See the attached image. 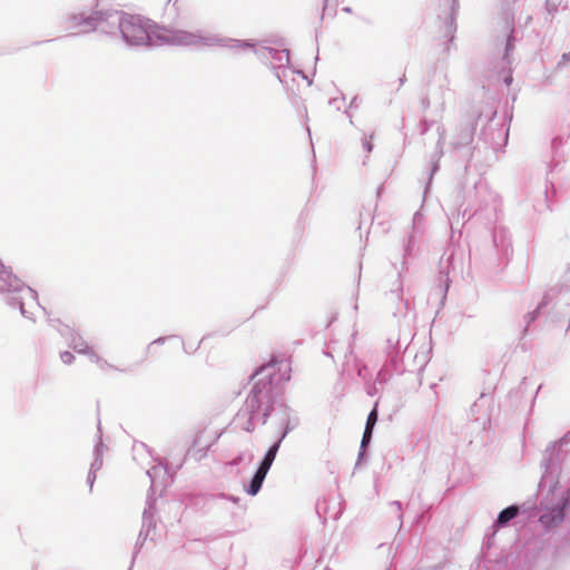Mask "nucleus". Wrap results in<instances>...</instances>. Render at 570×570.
<instances>
[{"instance_id":"nucleus-1","label":"nucleus","mask_w":570,"mask_h":570,"mask_svg":"<svg viewBox=\"0 0 570 570\" xmlns=\"http://www.w3.org/2000/svg\"><path fill=\"white\" fill-rule=\"evenodd\" d=\"M125 40L131 45L144 43L148 39V32L140 18L126 16L119 23Z\"/></svg>"},{"instance_id":"nucleus-2","label":"nucleus","mask_w":570,"mask_h":570,"mask_svg":"<svg viewBox=\"0 0 570 570\" xmlns=\"http://www.w3.org/2000/svg\"><path fill=\"white\" fill-rule=\"evenodd\" d=\"M267 472L259 469L256 471L254 478L252 479L250 481V484H249V488L247 490V492L250 494V495H255L258 493V491L261 490L262 488V484H263V481L266 476Z\"/></svg>"},{"instance_id":"nucleus-3","label":"nucleus","mask_w":570,"mask_h":570,"mask_svg":"<svg viewBox=\"0 0 570 570\" xmlns=\"http://www.w3.org/2000/svg\"><path fill=\"white\" fill-rule=\"evenodd\" d=\"M205 430L199 431L193 441V448H199L200 451H203V454L205 455L208 449L217 441L218 436H215L213 440L208 442H203V436L205 434Z\"/></svg>"},{"instance_id":"nucleus-4","label":"nucleus","mask_w":570,"mask_h":570,"mask_svg":"<svg viewBox=\"0 0 570 570\" xmlns=\"http://www.w3.org/2000/svg\"><path fill=\"white\" fill-rule=\"evenodd\" d=\"M519 513V509L515 505L508 507L507 509L502 510L498 517V523L500 525L507 524L510 520L515 518Z\"/></svg>"},{"instance_id":"nucleus-5","label":"nucleus","mask_w":570,"mask_h":570,"mask_svg":"<svg viewBox=\"0 0 570 570\" xmlns=\"http://www.w3.org/2000/svg\"><path fill=\"white\" fill-rule=\"evenodd\" d=\"M75 24H77L79 27V29L76 33L89 32V31L96 29L97 19L94 17L85 18L79 21H77V19H75Z\"/></svg>"},{"instance_id":"nucleus-6","label":"nucleus","mask_w":570,"mask_h":570,"mask_svg":"<svg viewBox=\"0 0 570 570\" xmlns=\"http://www.w3.org/2000/svg\"><path fill=\"white\" fill-rule=\"evenodd\" d=\"M279 444H274L266 453L264 460L262 461L259 469L268 472L271 465L273 464V461L275 460L276 453L278 451Z\"/></svg>"},{"instance_id":"nucleus-7","label":"nucleus","mask_w":570,"mask_h":570,"mask_svg":"<svg viewBox=\"0 0 570 570\" xmlns=\"http://www.w3.org/2000/svg\"><path fill=\"white\" fill-rule=\"evenodd\" d=\"M262 394L263 392L256 387L252 391V395L248 397V402L253 410H257L259 407L258 403L262 400Z\"/></svg>"},{"instance_id":"nucleus-8","label":"nucleus","mask_w":570,"mask_h":570,"mask_svg":"<svg viewBox=\"0 0 570 570\" xmlns=\"http://www.w3.org/2000/svg\"><path fill=\"white\" fill-rule=\"evenodd\" d=\"M376 421H377V411H376V407H374V409L370 412V414H368V416H367V421H366V426H365V429H366V430H373V428H374V425H375Z\"/></svg>"},{"instance_id":"nucleus-9","label":"nucleus","mask_w":570,"mask_h":570,"mask_svg":"<svg viewBox=\"0 0 570 570\" xmlns=\"http://www.w3.org/2000/svg\"><path fill=\"white\" fill-rule=\"evenodd\" d=\"M91 361H92V362H94V363H95V364H96V365H97L101 371H105V370H107V368L111 367V365H110L107 361L102 360L101 357H99V356H98V355H96V354H92V355H91Z\"/></svg>"},{"instance_id":"nucleus-10","label":"nucleus","mask_w":570,"mask_h":570,"mask_svg":"<svg viewBox=\"0 0 570 570\" xmlns=\"http://www.w3.org/2000/svg\"><path fill=\"white\" fill-rule=\"evenodd\" d=\"M60 358L65 364H71L75 361V356L72 353L66 351L60 354Z\"/></svg>"},{"instance_id":"nucleus-11","label":"nucleus","mask_w":570,"mask_h":570,"mask_svg":"<svg viewBox=\"0 0 570 570\" xmlns=\"http://www.w3.org/2000/svg\"><path fill=\"white\" fill-rule=\"evenodd\" d=\"M73 348L78 353H89V351H90V347L88 346V344L86 342H81L79 345L78 344L73 345Z\"/></svg>"},{"instance_id":"nucleus-12","label":"nucleus","mask_w":570,"mask_h":570,"mask_svg":"<svg viewBox=\"0 0 570 570\" xmlns=\"http://www.w3.org/2000/svg\"><path fill=\"white\" fill-rule=\"evenodd\" d=\"M373 430H366L364 431L363 438H362V446L364 448L371 440Z\"/></svg>"},{"instance_id":"nucleus-13","label":"nucleus","mask_w":570,"mask_h":570,"mask_svg":"<svg viewBox=\"0 0 570 570\" xmlns=\"http://www.w3.org/2000/svg\"><path fill=\"white\" fill-rule=\"evenodd\" d=\"M276 364V360L275 358H272L271 362L264 366L261 367L259 372L258 373H262V372H265L269 366Z\"/></svg>"},{"instance_id":"nucleus-14","label":"nucleus","mask_w":570,"mask_h":570,"mask_svg":"<svg viewBox=\"0 0 570 570\" xmlns=\"http://www.w3.org/2000/svg\"><path fill=\"white\" fill-rule=\"evenodd\" d=\"M0 275H1V277H3V278H6V277H8V278H9V277L11 276V273H10V271H8L7 268H4V267L2 266V268H1V271H0Z\"/></svg>"},{"instance_id":"nucleus-15","label":"nucleus","mask_w":570,"mask_h":570,"mask_svg":"<svg viewBox=\"0 0 570 570\" xmlns=\"http://www.w3.org/2000/svg\"><path fill=\"white\" fill-rule=\"evenodd\" d=\"M540 522H541V523H543V524H546V525L550 524L549 517H548V515H546V514L541 515V517H540Z\"/></svg>"},{"instance_id":"nucleus-16","label":"nucleus","mask_w":570,"mask_h":570,"mask_svg":"<svg viewBox=\"0 0 570 570\" xmlns=\"http://www.w3.org/2000/svg\"><path fill=\"white\" fill-rule=\"evenodd\" d=\"M561 520H562V514H561V512H559V521H561Z\"/></svg>"}]
</instances>
